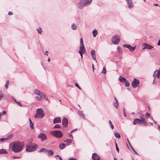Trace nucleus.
I'll list each match as a JSON object with an SVG mask.
<instances>
[{
	"label": "nucleus",
	"instance_id": "nucleus-10",
	"mask_svg": "<svg viewBox=\"0 0 160 160\" xmlns=\"http://www.w3.org/2000/svg\"><path fill=\"white\" fill-rule=\"evenodd\" d=\"M153 77H154V79H156L155 77H157L158 79H159L160 76V72L159 71L155 70L153 74Z\"/></svg>",
	"mask_w": 160,
	"mask_h": 160
},
{
	"label": "nucleus",
	"instance_id": "nucleus-56",
	"mask_svg": "<svg viewBox=\"0 0 160 160\" xmlns=\"http://www.w3.org/2000/svg\"><path fill=\"white\" fill-rule=\"evenodd\" d=\"M158 46H160V40H159L158 41Z\"/></svg>",
	"mask_w": 160,
	"mask_h": 160
},
{
	"label": "nucleus",
	"instance_id": "nucleus-6",
	"mask_svg": "<svg viewBox=\"0 0 160 160\" xmlns=\"http://www.w3.org/2000/svg\"><path fill=\"white\" fill-rule=\"evenodd\" d=\"M120 39L119 36L118 35L116 34L112 37V41L114 44L117 45L119 42Z\"/></svg>",
	"mask_w": 160,
	"mask_h": 160
},
{
	"label": "nucleus",
	"instance_id": "nucleus-30",
	"mask_svg": "<svg viewBox=\"0 0 160 160\" xmlns=\"http://www.w3.org/2000/svg\"><path fill=\"white\" fill-rule=\"evenodd\" d=\"M47 153L49 155H52L54 154V152L52 150H48Z\"/></svg>",
	"mask_w": 160,
	"mask_h": 160
},
{
	"label": "nucleus",
	"instance_id": "nucleus-12",
	"mask_svg": "<svg viewBox=\"0 0 160 160\" xmlns=\"http://www.w3.org/2000/svg\"><path fill=\"white\" fill-rule=\"evenodd\" d=\"M123 47L128 48L130 51H133L135 49V47H133L131 45L127 44H124L123 45Z\"/></svg>",
	"mask_w": 160,
	"mask_h": 160
},
{
	"label": "nucleus",
	"instance_id": "nucleus-15",
	"mask_svg": "<svg viewBox=\"0 0 160 160\" xmlns=\"http://www.w3.org/2000/svg\"><path fill=\"white\" fill-rule=\"evenodd\" d=\"M139 83V81H132V85L133 88H135Z\"/></svg>",
	"mask_w": 160,
	"mask_h": 160
},
{
	"label": "nucleus",
	"instance_id": "nucleus-13",
	"mask_svg": "<svg viewBox=\"0 0 160 160\" xmlns=\"http://www.w3.org/2000/svg\"><path fill=\"white\" fill-rule=\"evenodd\" d=\"M92 158L93 160H100V157L95 153L92 154Z\"/></svg>",
	"mask_w": 160,
	"mask_h": 160
},
{
	"label": "nucleus",
	"instance_id": "nucleus-48",
	"mask_svg": "<svg viewBox=\"0 0 160 160\" xmlns=\"http://www.w3.org/2000/svg\"><path fill=\"white\" fill-rule=\"evenodd\" d=\"M68 160H77V159L76 158H70Z\"/></svg>",
	"mask_w": 160,
	"mask_h": 160
},
{
	"label": "nucleus",
	"instance_id": "nucleus-4",
	"mask_svg": "<svg viewBox=\"0 0 160 160\" xmlns=\"http://www.w3.org/2000/svg\"><path fill=\"white\" fill-rule=\"evenodd\" d=\"M45 114L44 111L42 108L37 109L36 110V113L35 115V118H42L44 116Z\"/></svg>",
	"mask_w": 160,
	"mask_h": 160
},
{
	"label": "nucleus",
	"instance_id": "nucleus-21",
	"mask_svg": "<svg viewBox=\"0 0 160 160\" xmlns=\"http://www.w3.org/2000/svg\"><path fill=\"white\" fill-rule=\"evenodd\" d=\"M92 1V0H82V1L85 3V4L87 6L90 4Z\"/></svg>",
	"mask_w": 160,
	"mask_h": 160
},
{
	"label": "nucleus",
	"instance_id": "nucleus-24",
	"mask_svg": "<svg viewBox=\"0 0 160 160\" xmlns=\"http://www.w3.org/2000/svg\"><path fill=\"white\" fill-rule=\"evenodd\" d=\"M124 83L126 87H128L129 86V83L128 81H120Z\"/></svg>",
	"mask_w": 160,
	"mask_h": 160
},
{
	"label": "nucleus",
	"instance_id": "nucleus-3",
	"mask_svg": "<svg viewBox=\"0 0 160 160\" xmlns=\"http://www.w3.org/2000/svg\"><path fill=\"white\" fill-rule=\"evenodd\" d=\"M34 93L35 94L37 95L35 98L38 101H41L42 98H46L45 95L37 89L34 90Z\"/></svg>",
	"mask_w": 160,
	"mask_h": 160
},
{
	"label": "nucleus",
	"instance_id": "nucleus-40",
	"mask_svg": "<svg viewBox=\"0 0 160 160\" xmlns=\"http://www.w3.org/2000/svg\"><path fill=\"white\" fill-rule=\"evenodd\" d=\"M80 46H83L84 45L83 42V40L82 38H81L80 39Z\"/></svg>",
	"mask_w": 160,
	"mask_h": 160
},
{
	"label": "nucleus",
	"instance_id": "nucleus-39",
	"mask_svg": "<svg viewBox=\"0 0 160 160\" xmlns=\"http://www.w3.org/2000/svg\"><path fill=\"white\" fill-rule=\"evenodd\" d=\"M61 128V126L58 124L56 125L54 127V128Z\"/></svg>",
	"mask_w": 160,
	"mask_h": 160
},
{
	"label": "nucleus",
	"instance_id": "nucleus-35",
	"mask_svg": "<svg viewBox=\"0 0 160 160\" xmlns=\"http://www.w3.org/2000/svg\"><path fill=\"white\" fill-rule=\"evenodd\" d=\"M109 123L110 126L111 128L112 129H113L114 128V126L112 125L111 121L110 120L109 121Z\"/></svg>",
	"mask_w": 160,
	"mask_h": 160
},
{
	"label": "nucleus",
	"instance_id": "nucleus-60",
	"mask_svg": "<svg viewBox=\"0 0 160 160\" xmlns=\"http://www.w3.org/2000/svg\"><path fill=\"white\" fill-rule=\"evenodd\" d=\"M153 5L155 6H158V4H156V3H154V4H153Z\"/></svg>",
	"mask_w": 160,
	"mask_h": 160
},
{
	"label": "nucleus",
	"instance_id": "nucleus-26",
	"mask_svg": "<svg viewBox=\"0 0 160 160\" xmlns=\"http://www.w3.org/2000/svg\"><path fill=\"white\" fill-rule=\"evenodd\" d=\"M92 33L93 37H95L98 34V31L97 30L95 29H94L92 32Z\"/></svg>",
	"mask_w": 160,
	"mask_h": 160
},
{
	"label": "nucleus",
	"instance_id": "nucleus-23",
	"mask_svg": "<svg viewBox=\"0 0 160 160\" xmlns=\"http://www.w3.org/2000/svg\"><path fill=\"white\" fill-rule=\"evenodd\" d=\"M78 113L79 115L82 118L84 119L85 118L84 114L82 113V112L80 111H78Z\"/></svg>",
	"mask_w": 160,
	"mask_h": 160
},
{
	"label": "nucleus",
	"instance_id": "nucleus-29",
	"mask_svg": "<svg viewBox=\"0 0 160 160\" xmlns=\"http://www.w3.org/2000/svg\"><path fill=\"white\" fill-rule=\"evenodd\" d=\"M64 142H66L67 143L68 145H69L72 142V140L70 139H67L66 140H64Z\"/></svg>",
	"mask_w": 160,
	"mask_h": 160
},
{
	"label": "nucleus",
	"instance_id": "nucleus-44",
	"mask_svg": "<svg viewBox=\"0 0 160 160\" xmlns=\"http://www.w3.org/2000/svg\"><path fill=\"white\" fill-rule=\"evenodd\" d=\"M8 139V138H1L0 139V140L1 142H3L5 140H7Z\"/></svg>",
	"mask_w": 160,
	"mask_h": 160
},
{
	"label": "nucleus",
	"instance_id": "nucleus-55",
	"mask_svg": "<svg viewBox=\"0 0 160 160\" xmlns=\"http://www.w3.org/2000/svg\"><path fill=\"white\" fill-rule=\"evenodd\" d=\"M12 157L14 158H20L19 157H17L16 156H13Z\"/></svg>",
	"mask_w": 160,
	"mask_h": 160
},
{
	"label": "nucleus",
	"instance_id": "nucleus-43",
	"mask_svg": "<svg viewBox=\"0 0 160 160\" xmlns=\"http://www.w3.org/2000/svg\"><path fill=\"white\" fill-rule=\"evenodd\" d=\"M44 150H46V149L43 148H42L39 151V152H44Z\"/></svg>",
	"mask_w": 160,
	"mask_h": 160
},
{
	"label": "nucleus",
	"instance_id": "nucleus-11",
	"mask_svg": "<svg viewBox=\"0 0 160 160\" xmlns=\"http://www.w3.org/2000/svg\"><path fill=\"white\" fill-rule=\"evenodd\" d=\"M142 45L143 46H144V48L143 49V50H144L145 49H151L154 48L153 46H151L146 43H143Z\"/></svg>",
	"mask_w": 160,
	"mask_h": 160
},
{
	"label": "nucleus",
	"instance_id": "nucleus-41",
	"mask_svg": "<svg viewBox=\"0 0 160 160\" xmlns=\"http://www.w3.org/2000/svg\"><path fill=\"white\" fill-rule=\"evenodd\" d=\"M118 80H126L125 78H124L123 77H122L121 76H120Z\"/></svg>",
	"mask_w": 160,
	"mask_h": 160
},
{
	"label": "nucleus",
	"instance_id": "nucleus-5",
	"mask_svg": "<svg viewBox=\"0 0 160 160\" xmlns=\"http://www.w3.org/2000/svg\"><path fill=\"white\" fill-rule=\"evenodd\" d=\"M136 124L139 125L143 124L144 126L147 125V122L145 121V119L144 118H141V119L138 118L134 119L133 121V124L136 125Z\"/></svg>",
	"mask_w": 160,
	"mask_h": 160
},
{
	"label": "nucleus",
	"instance_id": "nucleus-50",
	"mask_svg": "<svg viewBox=\"0 0 160 160\" xmlns=\"http://www.w3.org/2000/svg\"><path fill=\"white\" fill-rule=\"evenodd\" d=\"M71 133H69V137H71L72 138H73V137L72 134Z\"/></svg>",
	"mask_w": 160,
	"mask_h": 160
},
{
	"label": "nucleus",
	"instance_id": "nucleus-54",
	"mask_svg": "<svg viewBox=\"0 0 160 160\" xmlns=\"http://www.w3.org/2000/svg\"><path fill=\"white\" fill-rule=\"evenodd\" d=\"M6 112L5 111H3L2 113H1V115L2 114H6Z\"/></svg>",
	"mask_w": 160,
	"mask_h": 160
},
{
	"label": "nucleus",
	"instance_id": "nucleus-25",
	"mask_svg": "<svg viewBox=\"0 0 160 160\" xmlns=\"http://www.w3.org/2000/svg\"><path fill=\"white\" fill-rule=\"evenodd\" d=\"M59 147L61 149H62L66 147V145L65 144L62 143L60 144Z\"/></svg>",
	"mask_w": 160,
	"mask_h": 160
},
{
	"label": "nucleus",
	"instance_id": "nucleus-38",
	"mask_svg": "<svg viewBox=\"0 0 160 160\" xmlns=\"http://www.w3.org/2000/svg\"><path fill=\"white\" fill-rule=\"evenodd\" d=\"M37 31L38 32V33L40 34H41L42 32V30L41 28H39L37 29Z\"/></svg>",
	"mask_w": 160,
	"mask_h": 160
},
{
	"label": "nucleus",
	"instance_id": "nucleus-17",
	"mask_svg": "<svg viewBox=\"0 0 160 160\" xmlns=\"http://www.w3.org/2000/svg\"><path fill=\"white\" fill-rule=\"evenodd\" d=\"M79 52L83 53H85L86 50L84 45L80 46L78 51V52Z\"/></svg>",
	"mask_w": 160,
	"mask_h": 160
},
{
	"label": "nucleus",
	"instance_id": "nucleus-28",
	"mask_svg": "<svg viewBox=\"0 0 160 160\" xmlns=\"http://www.w3.org/2000/svg\"><path fill=\"white\" fill-rule=\"evenodd\" d=\"M114 135L115 137L117 138H120V134L117 132H114Z\"/></svg>",
	"mask_w": 160,
	"mask_h": 160
},
{
	"label": "nucleus",
	"instance_id": "nucleus-32",
	"mask_svg": "<svg viewBox=\"0 0 160 160\" xmlns=\"http://www.w3.org/2000/svg\"><path fill=\"white\" fill-rule=\"evenodd\" d=\"M150 114L148 113H147L146 114V118H150L151 119H152V117H150Z\"/></svg>",
	"mask_w": 160,
	"mask_h": 160
},
{
	"label": "nucleus",
	"instance_id": "nucleus-53",
	"mask_svg": "<svg viewBox=\"0 0 160 160\" xmlns=\"http://www.w3.org/2000/svg\"><path fill=\"white\" fill-rule=\"evenodd\" d=\"M16 103H17L18 104V105L20 106H22V104L19 102H16Z\"/></svg>",
	"mask_w": 160,
	"mask_h": 160
},
{
	"label": "nucleus",
	"instance_id": "nucleus-33",
	"mask_svg": "<svg viewBox=\"0 0 160 160\" xmlns=\"http://www.w3.org/2000/svg\"><path fill=\"white\" fill-rule=\"evenodd\" d=\"M72 28L73 30H76L77 29V27L74 24H72L71 27Z\"/></svg>",
	"mask_w": 160,
	"mask_h": 160
},
{
	"label": "nucleus",
	"instance_id": "nucleus-14",
	"mask_svg": "<svg viewBox=\"0 0 160 160\" xmlns=\"http://www.w3.org/2000/svg\"><path fill=\"white\" fill-rule=\"evenodd\" d=\"M62 124L64 127H66L68 125V121L66 118H64L62 120Z\"/></svg>",
	"mask_w": 160,
	"mask_h": 160
},
{
	"label": "nucleus",
	"instance_id": "nucleus-16",
	"mask_svg": "<svg viewBox=\"0 0 160 160\" xmlns=\"http://www.w3.org/2000/svg\"><path fill=\"white\" fill-rule=\"evenodd\" d=\"M91 56L93 60H95L96 62H97V61L96 59V55H95V50H93L91 51Z\"/></svg>",
	"mask_w": 160,
	"mask_h": 160
},
{
	"label": "nucleus",
	"instance_id": "nucleus-36",
	"mask_svg": "<svg viewBox=\"0 0 160 160\" xmlns=\"http://www.w3.org/2000/svg\"><path fill=\"white\" fill-rule=\"evenodd\" d=\"M9 81H7L5 85V86L6 89H7L8 87V85L9 84Z\"/></svg>",
	"mask_w": 160,
	"mask_h": 160
},
{
	"label": "nucleus",
	"instance_id": "nucleus-2",
	"mask_svg": "<svg viewBox=\"0 0 160 160\" xmlns=\"http://www.w3.org/2000/svg\"><path fill=\"white\" fill-rule=\"evenodd\" d=\"M38 146L34 143H30L26 145V150L27 152L35 151L38 148Z\"/></svg>",
	"mask_w": 160,
	"mask_h": 160
},
{
	"label": "nucleus",
	"instance_id": "nucleus-52",
	"mask_svg": "<svg viewBox=\"0 0 160 160\" xmlns=\"http://www.w3.org/2000/svg\"><path fill=\"white\" fill-rule=\"evenodd\" d=\"M123 115L124 117H127V115L126 113H125V111L123 112Z\"/></svg>",
	"mask_w": 160,
	"mask_h": 160
},
{
	"label": "nucleus",
	"instance_id": "nucleus-51",
	"mask_svg": "<svg viewBox=\"0 0 160 160\" xmlns=\"http://www.w3.org/2000/svg\"><path fill=\"white\" fill-rule=\"evenodd\" d=\"M12 14H13V13H12V12H9L8 13V15H12Z\"/></svg>",
	"mask_w": 160,
	"mask_h": 160
},
{
	"label": "nucleus",
	"instance_id": "nucleus-62",
	"mask_svg": "<svg viewBox=\"0 0 160 160\" xmlns=\"http://www.w3.org/2000/svg\"><path fill=\"white\" fill-rule=\"evenodd\" d=\"M156 81H153V83H152L153 84H154L156 83Z\"/></svg>",
	"mask_w": 160,
	"mask_h": 160
},
{
	"label": "nucleus",
	"instance_id": "nucleus-63",
	"mask_svg": "<svg viewBox=\"0 0 160 160\" xmlns=\"http://www.w3.org/2000/svg\"><path fill=\"white\" fill-rule=\"evenodd\" d=\"M50 58H49L48 59V62H49L50 61Z\"/></svg>",
	"mask_w": 160,
	"mask_h": 160
},
{
	"label": "nucleus",
	"instance_id": "nucleus-9",
	"mask_svg": "<svg viewBox=\"0 0 160 160\" xmlns=\"http://www.w3.org/2000/svg\"><path fill=\"white\" fill-rule=\"evenodd\" d=\"M77 6L78 8L81 9L83 7H85L87 6L85 4V3L82 1V0L78 3Z\"/></svg>",
	"mask_w": 160,
	"mask_h": 160
},
{
	"label": "nucleus",
	"instance_id": "nucleus-42",
	"mask_svg": "<svg viewBox=\"0 0 160 160\" xmlns=\"http://www.w3.org/2000/svg\"><path fill=\"white\" fill-rule=\"evenodd\" d=\"M115 146H116V150L118 151V153L119 152V148H118L117 144L116 142L115 143Z\"/></svg>",
	"mask_w": 160,
	"mask_h": 160
},
{
	"label": "nucleus",
	"instance_id": "nucleus-8",
	"mask_svg": "<svg viewBox=\"0 0 160 160\" xmlns=\"http://www.w3.org/2000/svg\"><path fill=\"white\" fill-rule=\"evenodd\" d=\"M38 138L41 139L42 141L47 139L46 136L44 133H40L38 135Z\"/></svg>",
	"mask_w": 160,
	"mask_h": 160
},
{
	"label": "nucleus",
	"instance_id": "nucleus-19",
	"mask_svg": "<svg viewBox=\"0 0 160 160\" xmlns=\"http://www.w3.org/2000/svg\"><path fill=\"white\" fill-rule=\"evenodd\" d=\"M113 104L116 108H118L119 103L115 97H114V101L113 102Z\"/></svg>",
	"mask_w": 160,
	"mask_h": 160
},
{
	"label": "nucleus",
	"instance_id": "nucleus-59",
	"mask_svg": "<svg viewBox=\"0 0 160 160\" xmlns=\"http://www.w3.org/2000/svg\"><path fill=\"white\" fill-rule=\"evenodd\" d=\"M158 129L159 130H160V126L159 125H158Z\"/></svg>",
	"mask_w": 160,
	"mask_h": 160
},
{
	"label": "nucleus",
	"instance_id": "nucleus-58",
	"mask_svg": "<svg viewBox=\"0 0 160 160\" xmlns=\"http://www.w3.org/2000/svg\"><path fill=\"white\" fill-rule=\"evenodd\" d=\"M46 150H44V152H47H47H48V149H46Z\"/></svg>",
	"mask_w": 160,
	"mask_h": 160
},
{
	"label": "nucleus",
	"instance_id": "nucleus-37",
	"mask_svg": "<svg viewBox=\"0 0 160 160\" xmlns=\"http://www.w3.org/2000/svg\"><path fill=\"white\" fill-rule=\"evenodd\" d=\"M130 147L132 148V150L134 152V154H138V153L134 149L132 148V146H131V144H130Z\"/></svg>",
	"mask_w": 160,
	"mask_h": 160
},
{
	"label": "nucleus",
	"instance_id": "nucleus-31",
	"mask_svg": "<svg viewBox=\"0 0 160 160\" xmlns=\"http://www.w3.org/2000/svg\"><path fill=\"white\" fill-rule=\"evenodd\" d=\"M102 73H103L104 74H106V70L105 68V66H104L102 69Z\"/></svg>",
	"mask_w": 160,
	"mask_h": 160
},
{
	"label": "nucleus",
	"instance_id": "nucleus-57",
	"mask_svg": "<svg viewBox=\"0 0 160 160\" xmlns=\"http://www.w3.org/2000/svg\"><path fill=\"white\" fill-rule=\"evenodd\" d=\"M3 97V95H2V94H0V99L2 98Z\"/></svg>",
	"mask_w": 160,
	"mask_h": 160
},
{
	"label": "nucleus",
	"instance_id": "nucleus-45",
	"mask_svg": "<svg viewBox=\"0 0 160 160\" xmlns=\"http://www.w3.org/2000/svg\"><path fill=\"white\" fill-rule=\"evenodd\" d=\"M11 98H12L13 100L15 102H17V101L16 100V99H15V98L13 96H11Z\"/></svg>",
	"mask_w": 160,
	"mask_h": 160
},
{
	"label": "nucleus",
	"instance_id": "nucleus-47",
	"mask_svg": "<svg viewBox=\"0 0 160 160\" xmlns=\"http://www.w3.org/2000/svg\"><path fill=\"white\" fill-rule=\"evenodd\" d=\"M12 136H13L11 134L10 135L8 136L7 137V138H8V139L10 138H12Z\"/></svg>",
	"mask_w": 160,
	"mask_h": 160
},
{
	"label": "nucleus",
	"instance_id": "nucleus-27",
	"mask_svg": "<svg viewBox=\"0 0 160 160\" xmlns=\"http://www.w3.org/2000/svg\"><path fill=\"white\" fill-rule=\"evenodd\" d=\"M8 152L5 149H0V154H6Z\"/></svg>",
	"mask_w": 160,
	"mask_h": 160
},
{
	"label": "nucleus",
	"instance_id": "nucleus-61",
	"mask_svg": "<svg viewBox=\"0 0 160 160\" xmlns=\"http://www.w3.org/2000/svg\"><path fill=\"white\" fill-rule=\"evenodd\" d=\"M48 53V52L47 51H45V54H47V56L48 55V54H47V53Z\"/></svg>",
	"mask_w": 160,
	"mask_h": 160
},
{
	"label": "nucleus",
	"instance_id": "nucleus-22",
	"mask_svg": "<svg viewBox=\"0 0 160 160\" xmlns=\"http://www.w3.org/2000/svg\"><path fill=\"white\" fill-rule=\"evenodd\" d=\"M29 124L30 128L32 130H33L34 129L33 123L32 122V121L30 118L29 119Z\"/></svg>",
	"mask_w": 160,
	"mask_h": 160
},
{
	"label": "nucleus",
	"instance_id": "nucleus-7",
	"mask_svg": "<svg viewBox=\"0 0 160 160\" xmlns=\"http://www.w3.org/2000/svg\"><path fill=\"white\" fill-rule=\"evenodd\" d=\"M52 135L58 138H61L62 136V132L59 130L55 131L52 132Z\"/></svg>",
	"mask_w": 160,
	"mask_h": 160
},
{
	"label": "nucleus",
	"instance_id": "nucleus-64",
	"mask_svg": "<svg viewBox=\"0 0 160 160\" xmlns=\"http://www.w3.org/2000/svg\"><path fill=\"white\" fill-rule=\"evenodd\" d=\"M59 158L60 160H62V159L60 157H59Z\"/></svg>",
	"mask_w": 160,
	"mask_h": 160
},
{
	"label": "nucleus",
	"instance_id": "nucleus-49",
	"mask_svg": "<svg viewBox=\"0 0 160 160\" xmlns=\"http://www.w3.org/2000/svg\"><path fill=\"white\" fill-rule=\"evenodd\" d=\"M78 53L80 54V56H81V58H83V55H82V54H83V53L80 52H78Z\"/></svg>",
	"mask_w": 160,
	"mask_h": 160
},
{
	"label": "nucleus",
	"instance_id": "nucleus-1",
	"mask_svg": "<svg viewBox=\"0 0 160 160\" xmlns=\"http://www.w3.org/2000/svg\"><path fill=\"white\" fill-rule=\"evenodd\" d=\"M24 147V143L19 141H15L13 142L12 145L11 144L9 145V148H11L12 150L15 153L21 152Z\"/></svg>",
	"mask_w": 160,
	"mask_h": 160
},
{
	"label": "nucleus",
	"instance_id": "nucleus-20",
	"mask_svg": "<svg viewBox=\"0 0 160 160\" xmlns=\"http://www.w3.org/2000/svg\"><path fill=\"white\" fill-rule=\"evenodd\" d=\"M61 119L59 117L56 118H54L53 120V123H56L61 122Z\"/></svg>",
	"mask_w": 160,
	"mask_h": 160
},
{
	"label": "nucleus",
	"instance_id": "nucleus-34",
	"mask_svg": "<svg viewBox=\"0 0 160 160\" xmlns=\"http://www.w3.org/2000/svg\"><path fill=\"white\" fill-rule=\"evenodd\" d=\"M117 50V51L119 53H121L122 52V50H121L120 48L119 47H118Z\"/></svg>",
	"mask_w": 160,
	"mask_h": 160
},
{
	"label": "nucleus",
	"instance_id": "nucleus-46",
	"mask_svg": "<svg viewBox=\"0 0 160 160\" xmlns=\"http://www.w3.org/2000/svg\"><path fill=\"white\" fill-rule=\"evenodd\" d=\"M75 86L76 87H77L79 89L81 90V88L79 86L78 84L77 83H75Z\"/></svg>",
	"mask_w": 160,
	"mask_h": 160
},
{
	"label": "nucleus",
	"instance_id": "nucleus-18",
	"mask_svg": "<svg viewBox=\"0 0 160 160\" xmlns=\"http://www.w3.org/2000/svg\"><path fill=\"white\" fill-rule=\"evenodd\" d=\"M128 5V7L129 8H131L133 6V3L131 0H127V1Z\"/></svg>",
	"mask_w": 160,
	"mask_h": 160
}]
</instances>
